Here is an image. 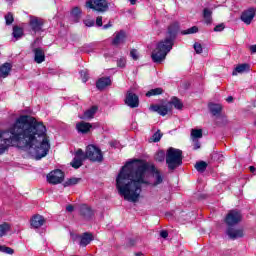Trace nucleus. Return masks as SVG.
I'll return each instance as SVG.
<instances>
[{
  "instance_id": "10",
  "label": "nucleus",
  "mask_w": 256,
  "mask_h": 256,
  "mask_svg": "<svg viewBox=\"0 0 256 256\" xmlns=\"http://www.w3.org/2000/svg\"><path fill=\"white\" fill-rule=\"evenodd\" d=\"M124 103L131 109H137V107H139V96L133 92L128 91L124 99Z\"/></svg>"
},
{
  "instance_id": "56",
  "label": "nucleus",
  "mask_w": 256,
  "mask_h": 256,
  "mask_svg": "<svg viewBox=\"0 0 256 256\" xmlns=\"http://www.w3.org/2000/svg\"><path fill=\"white\" fill-rule=\"evenodd\" d=\"M131 5H135L137 3V0H129Z\"/></svg>"
},
{
  "instance_id": "27",
  "label": "nucleus",
  "mask_w": 256,
  "mask_h": 256,
  "mask_svg": "<svg viewBox=\"0 0 256 256\" xmlns=\"http://www.w3.org/2000/svg\"><path fill=\"white\" fill-rule=\"evenodd\" d=\"M164 90L161 87L150 89L148 92H146V97H157L159 95H163Z\"/></svg>"
},
{
  "instance_id": "22",
  "label": "nucleus",
  "mask_w": 256,
  "mask_h": 256,
  "mask_svg": "<svg viewBox=\"0 0 256 256\" xmlns=\"http://www.w3.org/2000/svg\"><path fill=\"white\" fill-rule=\"evenodd\" d=\"M34 52V61L35 63L41 64L45 61V52L41 48H35Z\"/></svg>"
},
{
  "instance_id": "44",
  "label": "nucleus",
  "mask_w": 256,
  "mask_h": 256,
  "mask_svg": "<svg viewBox=\"0 0 256 256\" xmlns=\"http://www.w3.org/2000/svg\"><path fill=\"white\" fill-rule=\"evenodd\" d=\"M130 57H132V59H134V61H137V59H139V56L137 55V50L133 49L130 51Z\"/></svg>"
},
{
  "instance_id": "18",
  "label": "nucleus",
  "mask_w": 256,
  "mask_h": 256,
  "mask_svg": "<svg viewBox=\"0 0 256 256\" xmlns=\"http://www.w3.org/2000/svg\"><path fill=\"white\" fill-rule=\"evenodd\" d=\"M80 215L83 217V219L89 221V219H92L94 215L93 209H91V207L87 206L86 204H82L80 206Z\"/></svg>"
},
{
  "instance_id": "43",
  "label": "nucleus",
  "mask_w": 256,
  "mask_h": 256,
  "mask_svg": "<svg viewBox=\"0 0 256 256\" xmlns=\"http://www.w3.org/2000/svg\"><path fill=\"white\" fill-rule=\"evenodd\" d=\"M84 25H86V27H94L95 26V20H84Z\"/></svg>"
},
{
  "instance_id": "47",
  "label": "nucleus",
  "mask_w": 256,
  "mask_h": 256,
  "mask_svg": "<svg viewBox=\"0 0 256 256\" xmlns=\"http://www.w3.org/2000/svg\"><path fill=\"white\" fill-rule=\"evenodd\" d=\"M160 237H162V239H167L169 237V232H167V230H162L160 232Z\"/></svg>"
},
{
  "instance_id": "49",
  "label": "nucleus",
  "mask_w": 256,
  "mask_h": 256,
  "mask_svg": "<svg viewBox=\"0 0 256 256\" xmlns=\"http://www.w3.org/2000/svg\"><path fill=\"white\" fill-rule=\"evenodd\" d=\"M136 241L135 239H129L127 243V247H135Z\"/></svg>"
},
{
  "instance_id": "54",
  "label": "nucleus",
  "mask_w": 256,
  "mask_h": 256,
  "mask_svg": "<svg viewBox=\"0 0 256 256\" xmlns=\"http://www.w3.org/2000/svg\"><path fill=\"white\" fill-rule=\"evenodd\" d=\"M7 246L5 245H0V253H5V249Z\"/></svg>"
},
{
  "instance_id": "11",
  "label": "nucleus",
  "mask_w": 256,
  "mask_h": 256,
  "mask_svg": "<svg viewBox=\"0 0 256 256\" xmlns=\"http://www.w3.org/2000/svg\"><path fill=\"white\" fill-rule=\"evenodd\" d=\"M45 21L37 16H32L29 21V26L34 33H39L43 29Z\"/></svg>"
},
{
  "instance_id": "58",
  "label": "nucleus",
  "mask_w": 256,
  "mask_h": 256,
  "mask_svg": "<svg viewBox=\"0 0 256 256\" xmlns=\"http://www.w3.org/2000/svg\"><path fill=\"white\" fill-rule=\"evenodd\" d=\"M6 1H11V0H6Z\"/></svg>"
},
{
  "instance_id": "28",
  "label": "nucleus",
  "mask_w": 256,
  "mask_h": 256,
  "mask_svg": "<svg viewBox=\"0 0 256 256\" xmlns=\"http://www.w3.org/2000/svg\"><path fill=\"white\" fill-rule=\"evenodd\" d=\"M250 66L247 63L239 64L236 66L235 71L232 72V75H237V73H245V71H249Z\"/></svg>"
},
{
  "instance_id": "40",
  "label": "nucleus",
  "mask_w": 256,
  "mask_h": 256,
  "mask_svg": "<svg viewBox=\"0 0 256 256\" xmlns=\"http://www.w3.org/2000/svg\"><path fill=\"white\" fill-rule=\"evenodd\" d=\"M78 159H82L85 161V159H87L85 157V152H83V149L79 148L77 151H76V156Z\"/></svg>"
},
{
  "instance_id": "29",
  "label": "nucleus",
  "mask_w": 256,
  "mask_h": 256,
  "mask_svg": "<svg viewBox=\"0 0 256 256\" xmlns=\"http://www.w3.org/2000/svg\"><path fill=\"white\" fill-rule=\"evenodd\" d=\"M208 165L209 164H207V162L205 161H199V162H196L195 169L196 171H198V173H205V171H207Z\"/></svg>"
},
{
  "instance_id": "30",
  "label": "nucleus",
  "mask_w": 256,
  "mask_h": 256,
  "mask_svg": "<svg viewBox=\"0 0 256 256\" xmlns=\"http://www.w3.org/2000/svg\"><path fill=\"white\" fill-rule=\"evenodd\" d=\"M81 181V178H69L63 183V187H71L73 185H78Z\"/></svg>"
},
{
  "instance_id": "48",
  "label": "nucleus",
  "mask_w": 256,
  "mask_h": 256,
  "mask_svg": "<svg viewBox=\"0 0 256 256\" xmlns=\"http://www.w3.org/2000/svg\"><path fill=\"white\" fill-rule=\"evenodd\" d=\"M66 211H68V213H73V211H75V206L69 204L68 206H66Z\"/></svg>"
},
{
  "instance_id": "5",
  "label": "nucleus",
  "mask_w": 256,
  "mask_h": 256,
  "mask_svg": "<svg viewBox=\"0 0 256 256\" xmlns=\"http://www.w3.org/2000/svg\"><path fill=\"white\" fill-rule=\"evenodd\" d=\"M166 165L169 171H175L183 165V150L170 147L166 152Z\"/></svg>"
},
{
  "instance_id": "39",
  "label": "nucleus",
  "mask_w": 256,
  "mask_h": 256,
  "mask_svg": "<svg viewBox=\"0 0 256 256\" xmlns=\"http://www.w3.org/2000/svg\"><path fill=\"white\" fill-rule=\"evenodd\" d=\"M194 50L197 53V55H201V53H203V46L201 45V43H194Z\"/></svg>"
},
{
  "instance_id": "37",
  "label": "nucleus",
  "mask_w": 256,
  "mask_h": 256,
  "mask_svg": "<svg viewBox=\"0 0 256 256\" xmlns=\"http://www.w3.org/2000/svg\"><path fill=\"white\" fill-rule=\"evenodd\" d=\"M4 19L6 21V25H13V22L15 21V17L13 16V13L8 12L5 16Z\"/></svg>"
},
{
  "instance_id": "45",
  "label": "nucleus",
  "mask_w": 256,
  "mask_h": 256,
  "mask_svg": "<svg viewBox=\"0 0 256 256\" xmlns=\"http://www.w3.org/2000/svg\"><path fill=\"white\" fill-rule=\"evenodd\" d=\"M96 25H97V27H103V17L102 16H98L96 18Z\"/></svg>"
},
{
  "instance_id": "38",
  "label": "nucleus",
  "mask_w": 256,
  "mask_h": 256,
  "mask_svg": "<svg viewBox=\"0 0 256 256\" xmlns=\"http://www.w3.org/2000/svg\"><path fill=\"white\" fill-rule=\"evenodd\" d=\"M161 137H163V134L161 133V130H158L152 135V141L153 143H159L161 141Z\"/></svg>"
},
{
  "instance_id": "21",
  "label": "nucleus",
  "mask_w": 256,
  "mask_h": 256,
  "mask_svg": "<svg viewBox=\"0 0 256 256\" xmlns=\"http://www.w3.org/2000/svg\"><path fill=\"white\" fill-rule=\"evenodd\" d=\"M93 241V234L89 232H85L80 236V247H87L89 243Z\"/></svg>"
},
{
  "instance_id": "17",
  "label": "nucleus",
  "mask_w": 256,
  "mask_h": 256,
  "mask_svg": "<svg viewBox=\"0 0 256 256\" xmlns=\"http://www.w3.org/2000/svg\"><path fill=\"white\" fill-rule=\"evenodd\" d=\"M93 128V125L89 122L81 121L76 124V129L78 133H82L83 135H87L89 131Z\"/></svg>"
},
{
  "instance_id": "1",
  "label": "nucleus",
  "mask_w": 256,
  "mask_h": 256,
  "mask_svg": "<svg viewBox=\"0 0 256 256\" xmlns=\"http://www.w3.org/2000/svg\"><path fill=\"white\" fill-rule=\"evenodd\" d=\"M9 138L3 137L5 132L0 131V155L8 151L13 143L20 149H34L36 161L47 157L51 144L47 135V127L35 117L20 115L8 129Z\"/></svg>"
},
{
  "instance_id": "25",
  "label": "nucleus",
  "mask_w": 256,
  "mask_h": 256,
  "mask_svg": "<svg viewBox=\"0 0 256 256\" xmlns=\"http://www.w3.org/2000/svg\"><path fill=\"white\" fill-rule=\"evenodd\" d=\"M23 35H25V30H23V27L18 25L13 26L12 36L14 37V39H16V41L22 39Z\"/></svg>"
},
{
  "instance_id": "46",
  "label": "nucleus",
  "mask_w": 256,
  "mask_h": 256,
  "mask_svg": "<svg viewBox=\"0 0 256 256\" xmlns=\"http://www.w3.org/2000/svg\"><path fill=\"white\" fill-rule=\"evenodd\" d=\"M4 253H6V255H13V253H15V250L11 247L6 246Z\"/></svg>"
},
{
  "instance_id": "2",
  "label": "nucleus",
  "mask_w": 256,
  "mask_h": 256,
  "mask_svg": "<svg viewBox=\"0 0 256 256\" xmlns=\"http://www.w3.org/2000/svg\"><path fill=\"white\" fill-rule=\"evenodd\" d=\"M147 171L152 173L156 179L152 187H157L163 183L161 171L155 167V164H149L143 159H134L122 166L116 177V189L125 201H130V203L139 201L142 185H149V181L145 180Z\"/></svg>"
},
{
  "instance_id": "42",
  "label": "nucleus",
  "mask_w": 256,
  "mask_h": 256,
  "mask_svg": "<svg viewBox=\"0 0 256 256\" xmlns=\"http://www.w3.org/2000/svg\"><path fill=\"white\" fill-rule=\"evenodd\" d=\"M223 29H225V24L221 23V24H218L214 27V31L216 33H219L221 31H223Z\"/></svg>"
},
{
  "instance_id": "4",
  "label": "nucleus",
  "mask_w": 256,
  "mask_h": 256,
  "mask_svg": "<svg viewBox=\"0 0 256 256\" xmlns=\"http://www.w3.org/2000/svg\"><path fill=\"white\" fill-rule=\"evenodd\" d=\"M173 107H175L178 111L183 109V102L177 96L171 98L166 104H151L150 111L154 113H158L161 117H165L167 114L173 111Z\"/></svg>"
},
{
  "instance_id": "55",
  "label": "nucleus",
  "mask_w": 256,
  "mask_h": 256,
  "mask_svg": "<svg viewBox=\"0 0 256 256\" xmlns=\"http://www.w3.org/2000/svg\"><path fill=\"white\" fill-rule=\"evenodd\" d=\"M249 171H250V173H255V171H256L255 166H249Z\"/></svg>"
},
{
  "instance_id": "32",
  "label": "nucleus",
  "mask_w": 256,
  "mask_h": 256,
  "mask_svg": "<svg viewBox=\"0 0 256 256\" xmlns=\"http://www.w3.org/2000/svg\"><path fill=\"white\" fill-rule=\"evenodd\" d=\"M84 161L85 160H83L82 158L74 157L70 165L71 167H73V169H79L80 167H83Z\"/></svg>"
},
{
  "instance_id": "15",
  "label": "nucleus",
  "mask_w": 256,
  "mask_h": 256,
  "mask_svg": "<svg viewBox=\"0 0 256 256\" xmlns=\"http://www.w3.org/2000/svg\"><path fill=\"white\" fill-rule=\"evenodd\" d=\"M112 84L111 77H101L96 81V88L98 91H103L106 87H111Z\"/></svg>"
},
{
  "instance_id": "14",
  "label": "nucleus",
  "mask_w": 256,
  "mask_h": 256,
  "mask_svg": "<svg viewBox=\"0 0 256 256\" xmlns=\"http://www.w3.org/2000/svg\"><path fill=\"white\" fill-rule=\"evenodd\" d=\"M46 221L47 220H45V217L36 214L31 218L30 225L32 229H40V227H43L45 225Z\"/></svg>"
},
{
  "instance_id": "13",
  "label": "nucleus",
  "mask_w": 256,
  "mask_h": 256,
  "mask_svg": "<svg viewBox=\"0 0 256 256\" xmlns=\"http://www.w3.org/2000/svg\"><path fill=\"white\" fill-rule=\"evenodd\" d=\"M255 15H256V8L250 7L246 11L242 12L241 21H243V23H246V25H251V21L255 19Z\"/></svg>"
},
{
  "instance_id": "52",
  "label": "nucleus",
  "mask_w": 256,
  "mask_h": 256,
  "mask_svg": "<svg viewBox=\"0 0 256 256\" xmlns=\"http://www.w3.org/2000/svg\"><path fill=\"white\" fill-rule=\"evenodd\" d=\"M112 26H113V24H111V21H109L108 24H105L103 26V29H109V27H112Z\"/></svg>"
},
{
  "instance_id": "12",
  "label": "nucleus",
  "mask_w": 256,
  "mask_h": 256,
  "mask_svg": "<svg viewBox=\"0 0 256 256\" xmlns=\"http://www.w3.org/2000/svg\"><path fill=\"white\" fill-rule=\"evenodd\" d=\"M226 235H228L229 239H231L232 241L245 237L243 229H235L234 226L227 227Z\"/></svg>"
},
{
  "instance_id": "8",
  "label": "nucleus",
  "mask_w": 256,
  "mask_h": 256,
  "mask_svg": "<svg viewBox=\"0 0 256 256\" xmlns=\"http://www.w3.org/2000/svg\"><path fill=\"white\" fill-rule=\"evenodd\" d=\"M86 7L98 13H105V11H109V2L107 0H89L86 2Z\"/></svg>"
},
{
  "instance_id": "26",
  "label": "nucleus",
  "mask_w": 256,
  "mask_h": 256,
  "mask_svg": "<svg viewBox=\"0 0 256 256\" xmlns=\"http://www.w3.org/2000/svg\"><path fill=\"white\" fill-rule=\"evenodd\" d=\"M212 15H213V12L211 10H209V8H205L203 10V18H204L206 25H211V23L213 22Z\"/></svg>"
},
{
  "instance_id": "57",
  "label": "nucleus",
  "mask_w": 256,
  "mask_h": 256,
  "mask_svg": "<svg viewBox=\"0 0 256 256\" xmlns=\"http://www.w3.org/2000/svg\"><path fill=\"white\" fill-rule=\"evenodd\" d=\"M135 255H136V256H141V255H143V253L138 252V253H136Z\"/></svg>"
},
{
  "instance_id": "35",
  "label": "nucleus",
  "mask_w": 256,
  "mask_h": 256,
  "mask_svg": "<svg viewBox=\"0 0 256 256\" xmlns=\"http://www.w3.org/2000/svg\"><path fill=\"white\" fill-rule=\"evenodd\" d=\"M154 159L155 161H157V163H163V161H165V151L164 150L158 151L155 154Z\"/></svg>"
},
{
  "instance_id": "19",
  "label": "nucleus",
  "mask_w": 256,
  "mask_h": 256,
  "mask_svg": "<svg viewBox=\"0 0 256 256\" xmlns=\"http://www.w3.org/2000/svg\"><path fill=\"white\" fill-rule=\"evenodd\" d=\"M13 69V65L9 62H6L0 66V77L6 79L9 77L11 70Z\"/></svg>"
},
{
  "instance_id": "3",
  "label": "nucleus",
  "mask_w": 256,
  "mask_h": 256,
  "mask_svg": "<svg viewBox=\"0 0 256 256\" xmlns=\"http://www.w3.org/2000/svg\"><path fill=\"white\" fill-rule=\"evenodd\" d=\"M181 31V25L179 22L175 21L168 25L166 30V37L159 41L156 45V49L151 54V59L153 63H163L167 58V55L173 49V45H175V39H177V35Z\"/></svg>"
},
{
  "instance_id": "23",
  "label": "nucleus",
  "mask_w": 256,
  "mask_h": 256,
  "mask_svg": "<svg viewBox=\"0 0 256 256\" xmlns=\"http://www.w3.org/2000/svg\"><path fill=\"white\" fill-rule=\"evenodd\" d=\"M125 39H127V34L124 30H120L112 40V44L119 45L121 43H125Z\"/></svg>"
},
{
  "instance_id": "24",
  "label": "nucleus",
  "mask_w": 256,
  "mask_h": 256,
  "mask_svg": "<svg viewBox=\"0 0 256 256\" xmlns=\"http://www.w3.org/2000/svg\"><path fill=\"white\" fill-rule=\"evenodd\" d=\"M82 11L81 8H79L78 6L74 7L71 12L70 15L72 17V21L73 23H79V21H81V15H82Z\"/></svg>"
},
{
  "instance_id": "33",
  "label": "nucleus",
  "mask_w": 256,
  "mask_h": 256,
  "mask_svg": "<svg viewBox=\"0 0 256 256\" xmlns=\"http://www.w3.org/2000/svg\"><path fill=\"white\" fill-rule=\"evenodd\" d=\"M212 159L213 161H217V163H223L225 161V155H223V152H214Z\"/></svg>"
},
{
  "instance_id": "20",
  "label": "nucleus",
  "mask_w": 256,
  "mask_h": 256,
  "mask_svg": "<svg viewBox=\"0 0 256 256\" xmlns=\"http://www.w3.org/2000/svg\"><path fill=\"white\" fill-rule=\"evenodd\" d=\"M99 111V107L97 106H91L88 110H86L82 116H80V119L87 120V119H93L95 117V113Z\"/></svg>"
},
{
  "instance_id": "6",
  "label": "nucleus",
  "mask_w": 256,
  "mask_h": 256,
  "mask_svg": "<svg viewBox=\"0 0 256 256\" xmlns=\"http://www.w3.org/2000/svg\"><path fill=\"white\" fill-rule=\"evenodd\" d=\"M85 157L92 163H103V151L99 147L90 144L86 147Z\"/></svg>"
},
{
  "instance_id": "36",
  "label": "nucleus",
  "mask_w": 256,
  "mask_h": 256,
  "mask_svg": "<svg viewBox=\"0 0 256 256\" xmlns=\"http://www.w3.org/2000/svg\"><path fill=\"white\" fill-rule=\"evenodd\" d=\"M191 136L193 139H201L203 137V130L201 129H192L191 130Z\"/></svg>"
},
{
  "instance_id": "7",
  "label": "nucleus",
  "mask_w": 256,
  "mask_h": 256,
  "mask_svg": "<svg viewBox=\"0 0 256 256\" xmlns=\"http://www.w3.org/2000/svg\"><path fill=\"white\" fill-rule=\"evenodd\" d=\"M243 221V214L237 209L230 210L224 218V223L227 227H235Z\"/></svg>"
},
{
  "instance_id": "51",
  "label": "nucleus",
  "mask_w": 256,
  "mask_h": 256,
  "mask_svg": "<svg viewBox=\"0 0 256 256\" xmlns=\"http://www.w3.org/2000/svg\"><path fill=\"white\" fill-rule=\"evenodd\" d=\"M194 149L197 150V149H201V143H199V141H197L194 145Z\"/></svg>"
},
{
  "instance_id": "9",
  "label": "nucleus",
  "mask_w": 256,
  "mask_h": 256,
  "mask_svg": "<svg viewBox=\"0 0 256 256\" xmlns=\"http://www.w3.org/2000/svg\"><path fill=\"white\" fill-rule=\"evenodd\" d=\"M47 181L51 185H59V183L65 181V172L60 169L53 170L47 175Z\"/></svg>"
},
{
  "instance_id": "34",
  "label": "nucleus",
  "mask_w": 256,
  "mask_h": 256,
  "mask_svg": "<svg viewBox=\"0 0 256 256\" xmlns=\"http://www.w3.org/2000/svg\"><path fill=\"white\" fill-rule=\"evenodd\" d=\"M181 35H193L194 33H199V27L192 26L191 28H188L187 30H182Z\"/></svg>"
},
{
  "instance_id": "16",
  "label": "nucleus",
  "mask_w": 256,
  "mask_h": 256,
  "mask_svg": "<svg viewBox=\"0 0 256 256\" xmlns=\"http://www.w3.org/2000/svg\"><path fill=\"white\" fill-rule=\"evenodd\" d=\"M208 109L213 117H219L223 113V105L210 102L208 104Z\"/></svg>"
},
{
  "instance_id": "41",
  "label": "nucleus",
  "mask_w": 256,
  "mask_h": 256,
  "mask_svg": "<svg viewBox=\"0 0 256 256\" xmlns=\"http://www.w3.org/2000/svg\"><path fill=\"white\" fill-rule=\"evenodd\" d=\"M125 65H126L125 58H120L117 60V67H120L121 69H123Z\"/></svg>"
},
{
  "instance_id": "53",
  "label": "nucleus",
  "mask_w": 256,
  "mask_h": 256,
  "mask_svg": "<svg viewBox=\"0 0 256 256\" xmlns=\"http://www.w3.org/2000/svg\"><path fill=\"white\" fill-rule=\"evenodd\" d=\"M233 100H234L233 96H228L226 98L227 103H233Z\"/></svg>"
},
{
  "instance_id": "50",
  "label": "nucleus",
  "mask_w": 256,
  "mask_h": 256,
  "mask_svg": "<svg viewBox=\"0 0 256 256\" xmlns=\"http://www.w3.org/2000/svg\"><path fill=\"white\" fill-rule=\"evenodd\" d=\"M249 50L251 51L252 54H253V53H256V44H255V45H251V46L249 47Z\"/></svg>"
},
{
  "instance_id": "31",
  "label": "nucleus",
  "mask_w": 256,
  "mask_h": 256,
  "mask_svg": "<svg viewBox=\"0 0 256 256\" xmlns=\"http://www.w3.org/2000/svg\"><path fill=\"white\" fill-rule=\"evenodd\" d=\"M9 231H11V225H9V223L4 222L3 224H0V238L7 235Z\"/></svg>"
}]
</instances>
